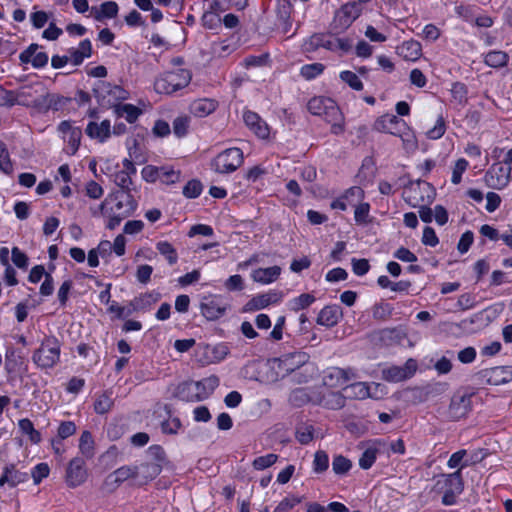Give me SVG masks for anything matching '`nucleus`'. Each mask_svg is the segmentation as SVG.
I'll use <instances>...</instances> for the list:
<instances>
[{
    "instance_id": "nucleus-9",
    "label": "nucleus",
    "mask_w": 512,
    "mask_h": 512,
    "mask_svg": "<svg viewBox=\"0 0 512 512\" xmlns=\"http://www.w3.org/2000/svg\"><path fill=\"white\" fill-rule=\"evenodd\" d=\"M512 168L501 162L492 164L484 175V182L487 187L495 190H502L511 181Z\"/></svg>"
},
{
    "instance_id": "nucleus-37",
    "label": "nucleus",
    "mask_w": 512,
    "mask_h": 512,
    "mask_svg": "<svg viewBox=\"0 0 512 512\" xmlns=\"http://www.w3.org/2000/svg\"><path fill=\"white\" fill-rule=\"evenodd\" d=\"M218 386L219 378L216 375H211L195 382V389L199 391V395H205V399H207Z\"/></svg>"
},
{
    "instance_id": "nucleus-15",
    "label": "nucleus",
    "mask_w": 512,
    "mask_h": 512,
    "mask_svg": "<svg viewBox=\"0 0 512 512\" xmlns=\"http://www.w3.org/2000/svg\"><path fill=\"white\" fill-rule=\"evenodd\" d=\"M227 309V305L218 297H206L201 302V313L210 321L222 317Z\"/></svg>"
},
{
    "instance_id": "nucleus-30",
    "label": "nucleus",
    "mask_w": 512,
    "mask_h": 512,
    "mask_svg": "<svg viewBox=\"0 0 512 512\" xmlns=\"http://www.w3.org/2000/svg\"><path fill=\"white\" fill-rule=\"evenodd\" d=\"M398 54L408 61H416L422 55L421 44L417 41H406L398 47Z\"/></svg>"
},
{
    "instance_id": "nucleus-20",
    "label": "nucleus",
    "mask_w": 512,
    "mask_h": 512,
    "mask_svg": "<svg viewBox=\"0 0 512 512\" xmlns=\"http://www.w3.org/2000/svg\"><path fill=\"white\" fill-rule=\"evenodd\" d=\"M243 120L246 126L259 138L267 139L269 137V127L257 113L250 110L245 111Z\"/></svg>"
},
{
    "instance_id": "nucleus-12",
    "label": "nucleus",
    "mask_w": 512,
    "mask_h": 512,
    "mask_svg": "<svg viewBox=\"0 0 512 512\" xmlns=\"http://www.w3.org/2000/svg\"><path fill=\"white\" fill-rule=\"evenodd\" d=\"M88 477L86 462L83 457H75L70 460L65 474L68 487L76 488L82 485Z\"/></svg>"
},
{
    "instance_id": "nucleus-32",
    "label": "nucleus",
    "mask_w": 512,
    "mask_h": 512,
    "mask_svg": "<svg viewBox=\"0 0 512 512\" xmlns=\"http://www.w3.org/2000/svg\"><path fill=\"white\" fill-rule=\"evenodd\" d=\"M159 293H144L130 301V306H133V310L138 312L147 311L152 304L159 300Z\"/></svg>"
},
{
    "instance_id": "nucleus-7",
    "label": "nucleus",
    "mask_w": 512,
    "mask_h": 512,
    "mask_svg": "<svg viewBox=\"0 0 512 512\" xmlns=\"http://www.w3.org/2000/svg\"><path fill=\"white\" fill-rule=\"evenodd\" d=\"M60 347V342L56 337H45L40 347L33 353V362L41 369L54 367L60 359Z\"/></svg>"
},
{
    "instance_id": "nucleus-45",
    "label": "nucleus",
    "mask_w": 512,
    "mask_h": 512,
    "mask_svg": "<svg viewBox=\"0 0 512 512\" xmlns=\"http://www.w3.org/2000/svg\"><path fill=\"white\" fill-rule=\"evenodd\" d=\"M295 437L300 444H309L314 438V427L308 424L298 425L296 427Z\"/></svg>"
},
{
    "instance_id": "nucleus-33",
    "label": "nucleus",
    "mask_w": 512,
    "mask_h": 512,
    "mask_svg": "<svg viewBox=\"0 0 512 512\" xmlns=\"http://www.w3.org/2000/svg\"><path fill=\"white\" fill-rule=\"evenodd\" d=\"M217 102L212 99H198L191 104V111L197 117H205L216 110Z\"/></svg>"
},
{
    "instance_id": "nucleus-62",
    "label": "nucleus",
    "mask_w": 512,
    "mask_h": 512,
    "mask_svg": "<svg viewBox=\"0 0 512 512\" xmlns=\"http://www.w3.org/2000/svg\"><path fill=\"white\" fill-rule=\"evenodd\" d=\"M76 425L73 421H63L60 423L58 430H57V436L58 440L62 441L72 435L76 432Z\"/></svg>"
},
{
    "instance_id": "nucleus-55",
    "label": "nucleus",
    "mask_w": 512,
    "mask_h": 512,
    "mask_svg": "<svg viewBox=\"0 0 512 512\" xmlns=\"http://www.w3.org/2000/svg\"><path fill=\"white\" fill-rule=\"evenodd\" d=\"M202 25L207 29H217L221 25V18L218 13L209 12L206 10L201 18Z\"/></svg>"
},
{
    "instance_id": "nucleus-53",
    "label": "nucleus",
    "mask_w": 512,
    "mask_h": 512,
    "mask_svg": "<svg viewBox=\"0 0 512 512\" xmlns=\"http://www.w3.org/2000/svg\"><path fill=\"white\" fill-rule=\"evenodd\" d=\"M340 79L349 85L352 89L360 91L363 89V83L356 73L346 70L340 73Z\"/></svg>"
},
{
    "instance_id": "nucleus-42",
    "label": "nucleus",
    "mask_w": 512,
    "mask_h": 512,
    "mask_svg": "<svg viewBox=\"0 0 512 512\" xmlns=\"http://www.w3.org/2000/svg\"><path fill=\"white\" fill-rule=\"evenodd\" d=\"M157 251L163 255L169 265H175L178 261V253L173 245L168 241H159L156 243Z\"/></svg>"
},
{
    "instance_id": "nucleus-60",
    "label": "nucleus",
    "mask_w": 512,
    "mask_h": 512,
    "mask_svg": "<svg viewBox=\"0 0 512 512\" xmlns=\"http://www.w3.org/2000/svg\"><path fill=\"white\" fill-rule=\"evenodd\" d=\"M469 163L466 159L460 158L456 161L453 168L451 182L455 185L459 184L462 180V174L467 170Z\"/></svg>"
},
{
    "instance_id": "nucleus-49",
    "label": "nucleus",
    "mask_w": 512,
    "mask_h": 512,
    "mask_svg": "<svg viewBox=\"0 0 512 512\" xmlns=\"http://www.w3.org/2000/svg\"><path fill=\"white\" fill-rule=\"evenodd\" d=\"M351 467L352 462L348 458L342 455H337L333 458L332 469L335 474L344 475L349 472Z\"/></svg>"
},
{
    "instance_id": "nucleus-63",
    "label": "nucleus",
    "mask_w": 512,
    "mask_h": 512,
    "mask_svg": "<svg viewBox=\"0 0 512 512\" xmlns=\"http://www.w3.org/2000/svg\"><path fill=\"white\" fill-rule=\"evenodd\" d=\"M50 473V468L47 463H39L37 464L31 471V477L33 478L34 483L39 484L44 478L48 477Z\"/></svg>"
},
{
    "instance_id": "nucleus-18",
    "label": "nucleus",
    "mask_w": 512,
    "mask_h": 512,
    "mask_svg": "<svg viewBox=\"0 0 512 512\" xmlns=\"http://www.w3.org/2000/svg\"><path fill=\"white\" fill-rule=\"evenodd\" d=\"M38 44H30L24 51L19 55V59L22 63H31L34 68H43L47 65L49 57L46 52H37Z\"/></svg>"
},
{
    "instance_id": "nucleus-23",
    "label": "nucleus",
    "mask_w": 512,
    "mask_h": 512,
    "mask_svg": "<svg viewBox=\"0 0 512 512\" xmlns=\"http://www.w3.org/2000/svg\"><path fill=\"white\" fill-rule=\"evenodd\" d=\"M28 479V473L17 470L14 464H10L3 469V473L0 477V486L8 484L10 487H16L18 484L24 483Z\"/></svg>"
},
{
    "instance_id": "nucleus-34",
    "label": "nucleus",
    "mask_w": 512,
    "mask_h": 512,
    "mask_svg": "<svg viewBox=\"0 0 512 512\" xmlns=\"http://www.w3.org/2000/svg\"><path fill=\"white\" fill-rule=\"evenodd\" d=\"M344 369L339 367H331L324 372L323 384L325 386L336 388L345 385L343 381Z\"/></svg>"
},
{
    "instance_id": "nucleus-36",
    "label": "nucleus",
    "mask_w": 512,
    "mask_h": 512,
    "mask_svg": "<svg viewBox=\"0 0 512 512\" xmlns=\"http://www.w3.org/2000/svg\"><path fill=\"white\" fill-rule=\"evenodd\" d=\"M139 474H142L143 481L139 485H144L155 479L162 471V466L158 463L145 462L139 466Z\"/></svg>"
},
{
    "instance_id": "nucleus-54",
    "label": "nucleus",
    "mask_w": 512,
    "mask_h": 512,
    "mask_svg": "<svg viewBox=\"0 0 512 512\" xmlns=\"http://www.w3.org/2000/svg\"><path fill=\"white\" fill-rule=\"evenodd\" d=\"M302 498L295 496V495H289L285 497L273 510V512H289L291 511L296 505L301 503Z\"/></svg>"
},
{
    "instance_id": "nucleus-25",
    "label": "nucleus",
    "mask_w": 512,
    "mask_h": 512,
    "mask_svg": "<svg viewBox=\"0 0 512 512\" xmlns=\"http://www.w3.org/2000/svg\"><path fill=\"white\" fill-rule=\"evenodd\" d=\"M110 128L109 120H104L100 124L97 122H89L85 132L89 137L104 142L110 136Z\"/></svg>"
},
{
    "instance_id": "nucleus-59",
    "label": "nucleus",
    "mask_w": 512,
    "mask_h": 512,
    "mask_svg": "<svg viewBox=\"0 0 512 512\" xmlns=\"http://www.w3.org/2000/svg\"><path fill=\"white\" fill-rule=\"evenodd\" d=\"M278 459L276 454L270 453L254 459L252 465L256 470H264L272 466Z\"/></svg>"
},
{
    "instance_id": "nucleus-43",
    "label": "nucleus",
    "mask_w": 512,
    "mask_h": 512,
    "mask_svg": "<svg viewBox=\"0 0 512 512\" xmlns=\"http://www.w3.org/2000/svg\"><path fill=\"white\" fill-rule=\"evenodd\" d=\"M82 132L79 128L73 129L68 136L63 138V140L68 144L64 149L65 153L68 155H74L80 146Z\"/></svg>"
},
{
    "instance_id": "nucleus-13",
    "label": "nucleus",
    "mask_w": 512,
    "mask_h": 512,
    "mask_svg": "<svg viewBox=\"0 0 512 512\" xmlns=\"http://www.w3.org/2000/svg\"><path fill=\"white\" fill-rule=\"evenodd\" d=\"M71 102V98L64 97L55 93H47L36 98L33 102L34 107H36L40 111H60L67 107V105Z\"/></svg>"
},
{
    "instance_id": "nucleus-38",
    "label": "nucleus",
    "mask_w": 512,
    "mask_h": 512,
    "mask_svg": "<svg viewBox=\"0 0 512 512\" xmlns=\"http://www.w3.org/2000/svg\"><path fill=\"white\" fill-rule=\"evenodd\" d=\"M115 112L129 123H134L142 113L141 109L133 104H119L115 106Z\"/></svg>"
},
{
    "instance_id": "nucleus-29",
    "label": "nucleus",
    "mask_w": 512,
    "mask_h": 512,
    "mask_svg": "<svg viewBox=\"0 0 512 512\" xmlns=\"http://www.w3.org/2000/svg\"><path fill=\"white\" fill-rule=\"evenodd\" d=\"M277 19L283 24V31L287 33L291 27L292 4L289 0H277L276 3Z\"/></svg>"
},
{
    "instance_id": "nucleus-10",
    "label": "nucleus",
    "mask_w": 512,
    "mask_h": 512,
    "mask_svg": "<svg viewBox=\"0 0 512 512\" xmlns=\"http://www.w3.org/2000/svg\"><path fill=\"white\" fill-rule=\"evenodd\" d=\"M418 369L417 361L409 358L403 366H390L382 370V378L388 382H401L413 377Z\"/></svg>"
},
{
    "instance_id": "nucleus-22",
    "label": "nucleus",
    "mask_w": 512,
    "mask_h": 512,
    "mask_svg": "<svg viewBox=\"0 0 512 512\" xmlns=\"http://www.w3.org/2000/svg\"><path fill=\"white\" fill-rule=\"evenodd\" d=\"M342 316L343 312L339 305H327L320 310L317 324L330 328L337 325Z\"/></svg>"
},
{
    "instance_id": "nucleus-19",
    "label": "nucleus",
    "mask_w": 512,
    "mask_h": 512,
    "mask_svg": "<svg viewBox=\"0 0 512 512\" xmlns=\"http://www.w3.org/2000/svg\"><path fill=\"white\" fill-rule=\"evenodd\" d=\"M362 13V8L357 2H349L341 6L336 12L335 20L341 27H349Z\"/></svg>"
},
{
    "instance_id": "nucleus-1",
    "label": "nucleus",
    "mask_w": 512,
    "mask_h": 512,
    "mask_svg": "<svg viewBox=\"0 0 512 512\" xmlns=\"http://www.w3.org/2000/svg\"><path fill=\"white\" fill-rule=\"evenodd\" d=\"M138 203L133 194L124 191H112L100 204L101 214L108 218L106 228L114 230L120 223L130 217L137 209Z\"/></svg>"
},
{
    "instance_id": "nucleus-58",
    "label": "nucleus",
    "mask_w": 512,
    "mask_h": 512,
    "mask_svg": "<svg viewBox=\"0 0 512 512\" xmlns=\"http://www.w3.org/2000/svg\"><path fill=\"white\" fill-rule=\"evenodd\" d=\"M345 390H350L352 395L358 399H365L370 396L369 386L365 382H356L345 387Z\"/></svg>"
},
{
    "instance_id": "nucleus-14",
    "label": "nucleus",
    "mask_w": 512,
    "mask_h": 512,
    "mask_svg": "<svg viewBox=\"0 0 512 512\" xmlns=\"http://www.w3.org/2000/svg\"><path fill=\"white\" fill-rule=\"evenodd\" d=\"M479 374L488 384L501 385L512 380V366H496L483 369Z\"/></svg>"
},
{
    "instance_id": "nucleus-21",
    "label": "nucleus",
    "mask_w": 512,
    "mask_h": 512,
    "mask_svg": "<svg viewBox=\"0 0 512 512\" xmlns=\"http://www.w3.org/2000/svg\"><path fill=\"white\" fill-rule=\"evenodd\" d=\"M139 476V467L138 466H121L116 469L113 473H111L106 478V485H112L113 488H117L128 479L136 478Z\"/></svg>"
},
{
    "instance_id": "nucleus-17",
    "label": "nucleus",
    "mask_w": 512,
    "mask_h": 512,
    "mask_svg": "<svg viewBox=\"0 0 512 512\" xmlns=\"http://www.w3.org/2000/svg\"><path fill=\"white\" fill-rule=\"evenodd\" d=\"M279 368L286 373H292L309 360V355L302 351L283 354L279 359Z\"/></svg>"
},
{
    "instance_id": "nucleus-44",
    "label": "nucleus",
    "mask_w": 512,
    "mask_h": 512,
    "mask_svg": "<svg viewBox=\"0 0 512 512\" xmlns=\"http://www.w3.org/2000/svg\"><path fill=\"white\" fill-rule=\"evenodd\" d=\"M315 301H316V298L314 295L309 294V293H303V294L299 295L298 297L293 298L290 301V308H291V310L298 312L300 310L308 308Z\"/></svg>"
},
{
    "instance_id": "nucleus-41",
    "label": "nucleus",
    "mask_w": 512,
    "mask_h": 512,
    "mask_svg": "<svg viewBox=\"0 0 512 512\" xmlns=\"http://www.w3.org/2000/svg\"><path fill=\"white\" fill-rule=\"evenodd\" d=\"M18 427L21 433L27 435L32 443L38 444L41 441V434L34 428V425L30 419H20L18 421Z\"/></svg>"
},
{
    "instance_id": "nucleus-5",
    "label": "nucleus",
    "mask_w": 512,
    "mask_h": 512,
    "mask_svg": "<svg viewBox=\"0 0 512 512\" xmlns=\"http://www.w3.org/2000/svg\"><path fill=\"white\" fill-rule=\"evenodd\" d=\"M191 81V73L186 69L168 71L156 78L154 89L159 94H172L185 88Z\"/></svg>"
},
{
    "instance_id": "nucleus-57",
    "label": "nucleus",
    "mask_w": 512,
    "mask_h": 512,
    "mask_svg": "<svg viewBox=\"0 0 512 512\" xmlns=\"http://www.w3.org/2000/svg\"><path fill=\"white\" fill-rule=\"evenodd\" d=\"M0 170L5 174H11L13 165L5 144L0 141Z\"/></svg>"
},
{
    "instance_id": "nucleus-4",
    "label": "nucleus",
    "mask_w": 512,
    "mask_h": 512,
    "mask_svg": "<svg viewBox=\"0 0 512 512\" xmlns=\"http://www.w3.org/2000/svg\"><path fill=\"white\" fill-rule=\"evenodd\" d=\"M406 189L410 192H415L416 189L424 190L427 195H420L417 196H409L406 201L408 204L412 207H417L420 202L425 204H431L434 201L435 198V191L433 186L423 180H417V181H410L408 185L406 186ZM419 217L420 219L425 223H430L433 220V211L431 208H429L427 205H421L419 206Z\"/></svg>"
},
{
    "instance_id": "nucleus-51",
    "label": "nucleus",
    "mask_w": 512,
    "mask_h": 512,
    "mask_svg": "<svg viewBox=\"0 0 512 512\" xmlns=\"http://www.w3.org/2000/svg\"><path fill=\"white\" fill-rule=\"evenodd\" d=\"M377 453L378 450L376 448H367L359 458V466L364 470L371 468L377 459Z\"/></svg>"
},
{
    "instance_id": "nucleus-3",
    "label": "nucleus",
    "mask_w": 512,
    "mask_h": 512,
    "mask_svg": "<svg viewBox=\"0 0 512 512\" xmlns=\"http://www.w3.org/2000/svg\"><path fill=\"white\" fill-rule=\"evenodd\" d=\"M372 129L381 133H388L401 139L403 148L407 151L417 149V139L407 123L393 114H385L378 117Z\"/></svg>"
},
{
    "instance_id": "nucleus-46",
    "label": "nucleus",
    "mask_w": 512,
    "mask_h": 512,
    "mask_svg": "<svg viewBox=\"0 0 512 512\" xmlns=\"http://www.w3.org/2000/svg\"><path fill=\"white\" fill-rule=\"evenodd\" d=\"M111 83L103 80H98L93 88V92L98 101H105L107 99V103L111 104Z\"/></svg>"
},
{
    "instance_id": "nucleus-64",
    "label": "nucleus",
    "mask_w": 512,
    "mask_h": 512,
    "mask_svg": "<svg viewBox=\"0 0 512 512\" xmlns=\"http://www.w3.org/2000/svg\"><path fill=\"white\" fill-rule=\"evenodd\" d=\"M12 254V262L15 266H17L19 269H27L29 264L28 256L22 252L18 247H13L11 250Z\"/></svg>"
},
{
    "instance_id": "nucleus-26",
    "label": "nucleus",
    "mask_w": 512,
    "mask_h": 512,
    "mask_svg": "<svg viewBox=\"0 0 512 512\" xmlns=\"http://www.w3.org/2000/svg\"><path fill=\"white\" fill-rule=\"evenodd\" d=\"M118 11V4L114 1H106L102 3L99 8H91V14L96 21H103L104 19L115 18L118 14Z\"/></svg>"
},
{
    "instance_id": "nucleus-35",
    "label": "nucleus",
    "mask_w": 512,
    "mask_h": 512,
    "mask_svg": "<svg viewBox=\"0 0 512 512\" xmlns=\"http://www.w3.org/2000/svg\"><path fill=\"white\" fill-rule=\"evenodd\" d=\"M112 395V391L106 390L97 396L94 402V411L97 414L103 415L111 410L114 405Z\"/></svg>"
},
{
    "instance_id": "nucleus-50",
    "label": "nucleus",
    "mask_w": 512,
    "mask_h": 512,
    "mask_svg": "<svg viewBox=\"0 0 512 512\" xmlns=\"http://www.w3.org/2000/svg\"><path fill=\"white\" fill-rule=\"evenodd\" d=\"M203 186L199 180L192 179L186 183L183 187V195L186 198L194 199L200 196L202 193Z\"/></svg>"
},
{
    "instance_id": "nucleus-47",
    "label": "nucleus",
    "mask_w": 512,
    "mask_h": 512,
    "mask_svg": "<svg viewBox=\"0 0 512 512\" xmlns=\"http://www.w3.org/2000/svg\"><path fill=\"white\" fill-rule=\"evenodd\" d=\"M325 66L322 63L306 64L301 67L300 75L306 80H311L323 73Z\"/></svg>"
},
{
    "instance_id": "nucleus-2",
    "label": "nucleus",
    "mask_w": 512,
    "mask_h": 512,
    "mask_svg": "<svg viewBox=\"0 0 512 512\" xmlns=\"http://www.w3.org/2000/svg\"><path fill=\"white\" fill-rule=\"evenodd\" d=\"M308 111L316 116H321L331 125V133L341 135L345 131V118L336 102L323 96L311 98L307 103Z\"/></svg>"
},
{
    "instance_id": "nucleus-61",
    "label": "nucleus",
    "mask_w": 512,
    "mask_h": 512,
    "mask_svg": "<svg viewBox=\"0 0 512 512\" xmlns=\"http://www.w3.org/2000/svg\"><path fill=\"white\" fill-rule=\"evenodd\" d=\"M147 455L152 460V463H158L160 466H163V463L166 461V453L160 445L150 446L147 450Z\"/></svg>"
},
{
    "instance_id": "nucleus-28",
    "label": "nucleus",
    "mask_w": 512,
    "mask_h": 512,
    "mask_svg": "<svg viewBox=\"0 0 512 512\" xmlns=\"http://www.w3.org/2000/svg\"><path fill=\"white\" fill-rule=\"evenodd\" d=\"M281 268L279 266H272L268 268L255 269L251 277L255 282L262 284H269L274 282L280 275Z\"/></svg>"
},
{
    "instance_id": "nucleus-27",
    "label": "nucleus",
    "mask_w": 512,
    "mask_h": 512,
    "mask_svg": "<svg viewBox=\"0 0 512 512\" xmlns=\"http://www.w3.org/2000/svg\"><path fill=\"white\" fill-rule=\"evenodd\" d=\"M70 61L78 66L82 64L85 58H88L92 54V44L89 39H84L79 43L78 48L69 49Z\"/></svg>"
},
{
    "instance_id": "nucleus-52",
    "label": "nucleus",
    "mask_w": 512,
    "mask_h": 512,
    "mask_svg": "<svg viewBox=\"0 0 512 512\" xmlns=\"http://www.w3.org/2000/svg\"><path fill=\"white\" fill-rule=\"evenodd\" d=\"M159 180L167 185L174 184L180 180V171L173 168L161 166Z\"/></svg>"
},
{
    "instance_id": "nucleus-24",
    "label": "nucleus",
    "mask_w": 512,
    "mask_h": 512,
    "mask_svg": "<svg viewBox=\"0 0 512 512\" xmlns=\"http://www.w3.org/2000/svg\"><path fill=\"white\" fill-rule=\"evenodd\" d=\"M174 396L185 402H199L205 399V395H199L193 381L180 383L175 389Z\"/></svg>"
},
{
    "instance_id": "nucleus-6",
    "label": "nucleus",
    "mask_w": 512,
    "mask_h": 512,
    "mask_svg": "<svg viewBox=\"0 0 512 512\" xmlns=\"http://www.w3.org/2000/svg\"><path fill=\"white\" fill-rule=\"evenodd\" d=\"M436 487L439 491L443 492V505H455L457 503V497L464 490V481L461 469H458L453 473L442 474L441 478L436 483Z\"/></svg>"
},
{
    "instance_id": "nucleus-56",
    "label": "nucleus",
    "mask_w": 512,
    "mask_h": 512,
    "mask_svg": "<svg viewBox=\"0 0 512 512\" xmlns=\"http://www.w3.org/2000/svg\"><path fill=\"white\" fill-rule=\"evenodd\" d=\"M190 118L188 116H179L173 121V133L181 138L188 132Z\"/></svg>"
},
{
    "instance_id": "nucleus-16",
    "label": "nucleus",
    "mask_w": 512,
    "mask_h": 512,
    "mask_svg": "<svg viewBox=\"0 0 512 512\" xmlns=\"http://www.w3.org/2000/svg\"><path fill=\"white\" fill-rule=\"evenodd\" d=\"M283 297L281 291H269L268 293L258 294L251 298L245 305V311H257L266 308L270 304L278 303Z\"/></svg>"
},
{
    "instance_id": "nucleus-31",
    "label": "nucleus",
    "mask_w": 512,
    "mask_h": 512,
    "mask_svg": "<svg viewBox=\"0 0 512 512\" xmlns=\"http://www.w3.org/2000/svg\"><path fill=\"white\" fill-rule=\"evenodd\" d=\"M112 180L115 185L118 187L115 191H124L127 194H132V192H136L137 189L132 181V177L128 175L126 172H122L118 170L114 172L112 175Z\"/></svg>"
},
{
    "instance_id": "nucleus-11",
    "label": "nucleus",
    "mask_w": 512,
    "mask_h": 512,
    "mask_svg": "<svg viewBox=\"0 0 512 512\" xmlns=\"http://www.w3.org/2000/svg\"><path fill=\"white\" fill-rule=\"evenodd\" d=\"M473 393L457 391L451 398L448 415L452 420H460L468 415L471 410Z\"/></svg>"
},
{
    "instance_id": "nucleus-48",
    "label": "nucleus",
    "mask_w": 512,
    "mask_h": 512,
    "mask_svg": "<svg viewBox=\"0 0 512 512\" xmlns=\"http://www.w3.org/2000/svg\"><path fill=\"white\" fill-rule=\"evenodd\" d=\"M329 467V457L328 454L323 450H318L314 454L313 460V471L315 473H323Z\"/></svg>"
},
{
    "instance_id": "nucleus-40",
    "label": "nucleus",
    "mask_w": 512,
    "mask_h": 512,
    "mask_svg": "<svg viewBox=\"0 0 512 512\" xmlns=\"http://www.w3.org/2000/svg\"><path fill=\"white\" fill-rule=\"evenodd\" d=\"M79 450L87 459H91L94 456V439L90 431L85 430L82 432L79 439Z\"/></svg>"
},
{
    "instance_id": "nucleus-39",
    "label": "nucleus",
    "mask_w": 512,
    "mask_h": 512,
    "mask_svg": "<svg viewBox=\"0 0 512 512\" xmlns=\"http://www.w3.org/2000/svg\"><path fill=\"white\" fill-rule=\"evenodd\" d=\"M508 59L509 57L506 52L500 50H493L485 55L484 62L490 67L502 68L507 65Z\"/></svg>"
},
{
    "instance_id": "nucleus-8",
    "label": "nucleus",
    "mask_w": 512,
    "mask_h": 512,
    "mask_svg": "<svg viewBox=\"0 0 512 512\" xmlns=\"http://www.w3.org/2000/svg\"><path fill=\"white\" fill-rule=\"evenodd\" d=\"M243 163V152L233 147L219 153L211 162V167L217 173H232Z\"/></svg>"
}]
</instances>
